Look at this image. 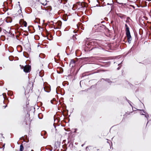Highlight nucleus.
Returning a JSON list of instances; mask_svg holds the SVG:
<instances>
[{"label":"nucleus","instance_id":"3","mask_svg":"<svg viewBox=\"0 0 151 151\" xmlns=\"http://www.w3.org/2000/svg\"><path fill=\"white\" fill-rule=\"evenodd\" d=\"M144 114H145V112L143 110H141V111L140 112V114L142 115H145V117L147 118L149 117V116L146 115H145Z\"/></svg>","mask_w":151,"mask_h":151},{"label":"nucleus","instance_id":"1","mask_svg":"<svg viewBox=\"0 0 151 151\" xmlns=\"http://www.w3.org/2000/svg\"><path fill=\"white\" fill-rule=\"evenodd\" d=\"M125 26L126 27V35L128 41L129 43H130L132 40V37L130 35L129 28L127 24H125Z\"/></svg>","mask_w":151,"mask_h":151},{"label":"nucleus","instance_id":"10","mask_svg":"<svg viewBox=\"0 0 151 151\" xmlns=\"http://www.w3.org/2000/svg\"><path fill=\"white\" fill-rule=\"evenodd\" d=\"M12 22V20H11L10 21H9V22Z\"/></svg>","mask_w":151,"mask_h":151},{"label":"nucleus","instance_id":"11","mask_svg":"<svg viewBox=\"0 0 151 151\" xmlns=\"http://www.w3.org/2000/svg\"><path fill=\"white\" fill-rule=\"evenodd\" d=\"M119 69H120V68H119V67H118V68H117V69H118V70H119Z\"/></svg>","mask_w":151,"mask_h":151},{"label":"nucleus","instance_id":"13","mask_svg":"<svg viewBox=\"0 0 151 151\" xmlns=\"http://www.w3.org/2000/svg\"><path fill=\"white\" fill-rule=\"evenodd\" d=\"M51 103H52V104L53 103L52 102V101H51Z\"/></svg>","mask_w":151,"mask_h":151},{"label":"nucleus","instance_id":"5","mask_svg":"<svg viewBox=\"0 0 151 151\" xmlns=\"http://www.w3.org/2000/svg\"><path fill=\"white\" fill-rule=\"evenodd\" d=\"M24 149V147L22 145H20V151H23Z\"/></svg>","mask_w":151,"mask_h":151},{"label":"nucleus","instance_id":"4","mask_svg":"<svg viewBox=\"0 0 151 151\" xmlns=\"http://www.w3.org/2000/svg\"><path fill=\"white\" fill-rule=\"evenodd\" d=\"M39 57L41 58H43L45 57V55L44 54L41 53L40 54Z\"/></svg>","mask_w":151,"mask_h":151},{"label":"nucleus","instance_id":"8","mask_svg":"<svg viewBox=\"0 0 151 151\" xmlns=\"http://www.w3.org/2000/svg\"><path fill=\"white\" fill-rule=\"evenodd\" d=\"M23 25L25 27H26L27 26V23L26 22H24L23 23Z\"/></svg>","mask_w":151,"mask_h":151},{"label":"nucleus","instance_id":"7","mask_svg":"<svg viewBox=\"0 0 151 151\" xmlns=\"http://www.w3.org/2000/svg\"><path fill=\"white\" fill-rule=\"evenodd\" d=\"M18 12H19V14H20L19 15L22 16V17H23L22 15V14H21L20 15L21 13L22 14V10H21V9H20L18 11Z\"/></svg>","mask_w":151,"mask_h":151},{"label":"nucleus","instance_id":"2","mask_svg":"<svg viewBox=\"0 0 151 151\" xmlns=\"http://www.w3.org/2000/svg\"><path fill=\"white\" fill-rule=\"evenodd\" d=\"M30 67L28 66H25L24 68V71L26 73H28L29 72Z\"/></svg>","mask_w":151,"mask_h":151},{"label":"nucleus","instance_id":"15","mask_svg":"<svg viewBox=\"0 0 151 151\" xmlns=\"http://www.w3.org/2000/svg\"><path fill=\"white\" fill-rule=\"evenodd\" d=\"M2 82H1V83H0V84H2Z\"/></svg>","mask_w":151,"mask_h":151},{"label":"nucleus","instance_id":"6","mask_svg":"<svg viewBox=\"0 0 151 151\" xmlns=\"http://www.w3.org/2000/svg\"><path fill=\"white\" fill-rule=\"evenodd\" d=\"M116 2L117 3H118V4H119L121 5L122 6H124V5H126V4H123V3H120L119 2H118L117 1H116Z\"/></svg>","mask_w":151,"mask_h":151},{"label":"nucleus","instance_id":"14","mask_svg":"<svg viewBox=\"0 0 151 151\" xmlns=\"http://www.w3.org/2000/svg\"><path fill=\"white\" fill-rule=\"evenodd\" d=\"M109 4H109V3H108V4H107V5H109Z\"/></svg>","mask_w":151,"mask_h":151},{"label":"nucleus","instance_id":"9","mask_svg":"<svg viewBox=\"0 0 151 151\" xmlns=\"http://www.w3.org/2000/svg\"><path fill=\"white\" fill-rule=\"evenodd\" d=\"M43 4L44 5H46V4H47V3L45 4H44V3H43Z\"/></svg>","mask_w":151,"mask_h":151},{"label":"nucleus","instance_id":"12","mask_svg":"<svg viewBox=\"0 0 151 151\" xmlns=\"http://www.w3.org/2000/svg\"><path fill=\"white\" fill-rule=\"evenodd\" d=\"M6 106H7V105H6V106H4V108H5Z\"/></svg>","mask_w":151,"mask_h":151}]
</instances>
